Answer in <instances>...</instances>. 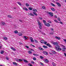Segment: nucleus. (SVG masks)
I'll return each mask as SVG.
<instances>
[{"instance_id": "obj_1", "label": "nucleus", "mask_w": 66, "mask_h": 66, "mask_svg": "<svg viewBox=\"0 0 66 66\" xmlns=\"http://www.w3.org/2000/svg\"><path fill=\"white\" fill-rule=\"evenodd\" d=\"M38 25L39 26V28L40 29H42V24L41 22L39 21V20H38Z\"/></svg>"}, {"instance_id": "obj_2", "label": "nucleus", "mask_w": 66, "mask_h": 66, "mask_svg": "<svg viewBox=\"0 0 66 66\" xmlns=\"http://www.w3.org/2000/svg\"><path fill=\"white\" fill-rule=\"evenodd\" d=\"M60 46L59 45H57L55 46V48L57 50H62V49L60 48Z\"/></svg>"}, {"instance_id": "obj_3", "label": "nucleus", "mask_w": 66, "mask_h": 66, "mask_svg": "<svg viewBox=\"0 0 66 66\" xmlns=\"http://www.w3.org/2000/svg\"><path fill=\"white\" fill-rule=\"evenodd\" d=\"M28 9L29 10H32L34 12H37V10L35 9H32V8L29 7V8Z\"/></svg>"}, {"instance_id": "obj_4", "label": "nucleus", "mask_w": 66, "mask_h": 66, "mask_svg": "<svg viewBox=\"0 0 66 66\" xmlns=\"http://www.w3.org/2000/svg\"><path fill=\"white\" fill-rule=\"evenodd\" d=\"M51 43L52 44L55 46H57V45H59V44H58L57 43L54 42H53V41H51Z\"/></svg>"}, {"instance_id": "obj_5", "label": "nucleus", "mask_w": 66, "mask_h": 66, "mask_svg": "<svg viewBox=\"0 0 66 66\" xmlns=\"http://www.w3.org/2000/svg\"><path fill=\"white\" fill-rule=\"evenodd\" d=\"M15 60L17 62H22L23 61L21 59H15Z\"/></svg>"}, {"instance_id": "obj_6", "label": "nucleus", "mask_w": 66, "mask_h": 66, "mask_svg": "<svg viewBox=\"0 0 66 66\" xmlns=\"http://www.w3.org/2000/svg\"><path fill=\"white\" fill-rule=\"evenodd\" d=\"M45 26L46 27H50V25L49 23H46L45 25Z\"/></svg>"}, {"instance_id": "obj_7", "label": "nucleus", "mask_w": 66, "mask_h": 66, "mask_svg": "<svg viewBox=\"0 0 66 66\" xmlns=\"http://www.w3.org/2000/svg\"><path fill=\"white\" fill-rule=\"evenodd\" d=\"M56 4H57V5H58V6H59V7L61 6V5L60 3L57 2L56 3Z\"/></svg>"}, {"instance_id": "obj_8", "label": "nucleus", "mask_w": 66, "mask_h": 66, "mask_svg": "<svg viewBox=\"0 0 66 66\" xmlns=\"http://www.w3.org/2000/svg\"><path fill=\"white\" fill-rule=\"evenodd\" d=\"M36 12L34 11V12H33V14H34L35 16H37V14Z\"/></svg>"}, {"instance_id": "obj_9", "label": "nucleus", "mask_w": 66, "mask_h": 66, "mask_svg": "<svg viewBox=\"0 0 66 66\" xmlns=\"http://www.w3.org/2000/svg\"><path fill=\"white\" fill-rule=\"evenodd\" d=\"M30 39L32 43H34V41L33 40V39L31 37L30 38Z\"/></svg>"}, {"instance_id": "obj_10", "label": "nucleus", "mask_w": 66, "mask_h": 66, "mask_svg": "<svg viewBox=\"0 0 66 66\" xmlns=\"http://www.w3.org/2000/svg\"><path fill=\"white\" fill-rule=\"evenodd\" d=\"M18 35H19V36H22V33L20 32H18Z\"/></svg>"}, {"instance_id": "obj_11", "label": "nucleus", "mask_w": 66, "mask_h": 66, "mask_svg": "<svg viewBox=\"0 0 66 66\" xmlns=\"http://www.w3.org/2000/svg\"><path fill=\"white\" fill-rule=\"evenodd\" d=\"M65 50H66V48L65 47H63L62 48V51L65 52Z\"/></svg>"}, {"instance_id": "obj_12", "label": "nucleus", "mask_w": 66, "mask_h": 66, "mask_svg": "<svg viewBox=\"0 0 66 66\" xmlns=\"http://www.w3.org/2000/svg\"><path fill=\"white\" fill-rule=\"evenodd\" d=\"M49 14L51 16H53V14L52 13L50 12H49Z\"/></svg>"}, {"instance_id": "obj_13", "label": "nucleus", "mask_w": 66, "mask_h": 66, "mask_svg": "<svg viewBox=\"0 0 66 66\" xmlns=\"http://www.w3.org/2000/svg\"><path fill=\"white\" fill-rule=\"evenodd\" d=\"M23 61L24 62H25V63H29V62L26 60H23Z\"/></svg>"}, {"instance_id": "obj_14", "label": "nucleus", "mask_w": 66, "mask_h": 66, "mask_svg": "<svg viewBox=\"0 0 66 66\" xmlns=\"http://www.w3.org/2000/svg\"><path fill=\"white\" fill-rule=\"evenodd\" d=\"M2 24V26H4L5 25V23L3 22H1Z\"/></svg>"}, {"instance_id": "obj_15", "label": "nucleus", "mask_w": 66, "mask_h": 66, "mask_svg": "<svg viewBox=\"0 0 66 66\" xmlns=\"http://www.w3.org/2000/svg\"><path fill=\"white\" fill-rule=\"evenodd\" d=\"M55 38H56L57 39L60 40L61 39V38L59 37H57V36L55 37Z\"/></svg>"}, {"instance_id": "obj_16", "label": "nucleus", "mask_w": 66, "mask_h": 66, "mask_svg": "<svg viewBox=\"0 0 66 66\" xmlns=\"http://www.w3.org/2000/svg\"><path fill=\"white\" fill-rule=\"evenodd\" d=\"M11 49L13 51H16V49L14 47H12L11 48Z\"/></svg>"}, {"instance_id": "obj_17", "label": "nucleus", "mask_w": 66, "mask_h": 66, "mask_svg": "<svg viewBox=\"0 0 66 66\" xmlns=\"http://www.w3.org/2000/svg\"><path fill=\"white\" fill-rule=\"evenodd\" d=\"M45 62L46 63H47L49 62V61L47 59H45Z\"/></svg>"}, {"instance_id": "obj_18", "label": "nucleus", "mask_w": 66, "mask_h": 66, "mask_svg": "<svg viewBox=\"0 0 66 66\" xmlns=\"http://www.w3.org/2000/svg\"><path fill=\"white\" fill-rule=\"evenodd\" d=\"M13 64L15 66H17V64L16 62H13Z\"/></svg>"}, {"instance_id": "obj_19", "label": "nucleus", "mask_w": 66, "mask_h": 66, "mask_svg": "<svg viewBox=\"0 0 66 66\" xmlns=\"http://www.w3.org/2000/svg\"><path fill=\"white\" fill-rule=\"evenodd\" d=\"M14 33L15 34H17V33H18V31L17 30H15L14 31Z\"/></svg>"}, {"instance_id": "obj_20", "label": "nucleus", "mask_w": 66, "mask_h": 66, "mask_svg": "<svg viewBox=\"0 0 66 66\" xmlns=\"http://www.w3.org/2000/svg\"><path fill=\"white\" fill-rule=\"evenodd\" d=\"M24 38H25L24 40H26V39H27L28 38L26 36H24Z\"/></svg>"}, {"instance_id": "obj_21", "label": "nucleus", "mask_w": 66, "mask_h": 66, "mask_svg": "<svg viewBox=\"0 0 66 66\" xmlns=\"http://www.w3.org/2000/svg\"><path fill=\"white\" fill-rule=\"evenodd\" d=\"M43 48H45V49H46V48H48V47H47V46H45V45H44L43 46Z\"/></svg>"}, {"instance_id": "obj_22", "label": "nucleus", "mask_w": 66, "mask_h": 66, "mask_svg": "<svg viewBox=\"0 0 66 66\" xmlns=\"http://www.w3.org/2000/svg\"><path fill=\"white\" fill-rule=\"evenodd\" d=\"M28 53L29 54H32V52L31 51H28Z\"/></svg>"}, {"instance_id": "obj_23", "label": "nucleus", "mask_w": 66, "mask_h": 66, "mask_svg": "<svg viewBox=\"0 0 66 66\" xmlns=\"http://www.w3.org/2000/svg\"><path fill=\"white\" fill-rule=\"evenodd\" d=\"M41 43L42 44H44V43H45V41L44 40H41Z\"/></svg>"}, {"instance_id": "obj_24", "label": "nucleus", "mask_w": 66, "mask_h": 66, "mask_svg": "<svg viewBox=\"0 0 66 66\" xmlns=\"http://www.w3.org/2000/svg\"><path fill=\"white\" fill-rule=\"evenodd\" d=\"M29 15H31V16H34V15L32 13H30L29 14Z\"/></svg>"}, {"instance_id": "obj_25", "label": "nucleus", "mask_w": 66, "mask_h": 66, "mask_svg": "<svg viewBox=\"0 0 66 66\" xmlns=\"http://www.w3.org/2000/svg\"><path fill=\"white\" fill-rule=\"evenodd\" d=\"M52 53L53 54H55L56 53L54 51H52Z\"/></svg>"}, {"instance_id": "obj_26", "label": "nucleus", "mask_w": 66, "mask_h": 66, "mask_svg": "<svg viewBox=\"0 0 66 66\" xmlns=\"http://www.w3.org/2000/svg\"><path fill=\"white\" fill-rule=\"evenodd\" d=\"M3 38L5 40H7V38L5 37H3Z\"/></svg>"}, {"instance_id": "obj_27", "label": "nucleus", "mask_w": 66, "mask_h": 66, "mask_svg": "<svg viewBox=\"0 0 66 66\" xmlns=\"http://www.w3.org/2000/svg\"><path fill=\"white\" fill-rule=\"evenodd\" d=\"M43 21L44 22V24L45 25V24L47 23H46V20H43Z\"/></svg>"}, {"instance_id": "obj_28", "label": "nucleus", "mask_w": 66, "mask_h": 66, "mask_svg": "<svg viewBox=\"0 0 66 66\" xmlns=\"http://www.w3.org/2000/svg\"><path fill=\"white\" fill-rule=\"evenodd\" d=\"M18 3L20 5V6H21L22 5V4H21V3L19 2H18Z\"/></svg>"}, {"instance_id": "obj_29", "label": "nucleus", "mask_w": 66, "mask_h": 66, "mask_svg": "<svg viewBox=\"0 0 66 66\" xmlns=\"http://www.w3.org/2000/svg\"><path fill=\"white\" fill-rule=\"evenodd\" d=\"M42 8L43 9H44V10H45L46 9V8L44 6H42Z\"/></svg>"}, {"instance_id": "obj_30", "label": "nucleus", "mask_w": 66, "mask_h": 66, "mask_svg": "<svg viewBox=\"0 0 66 66\" xmlns=\"http://www.w3.org/2000/svg\"><path fill=\"white\" fill-rule=\"evenodd\" d=\"M26 5L27 6H29V4L28 3H26Z\"/></svg>"}, {"instance_id": "obj_31", "label": "nucleus", "mask_w": 66, "mask_h": 66, "mask_svg": "<svg viewBox=\"0 0 66 66\" xmlns=\"http://www.w3.org/2000/svg\"><path fill=\"white\" fill-rule=\"evenodd\" d=\"M51 10L53 11H55V10L54 8H52L51 9Z\"/></svg>"}, {"instance_id": "obj_32", "label": "nucleus", "mask_w": 66, "mask_h": 66, "mask_svg": "<svg viewBox=\"0 0 66 66\" xmlns=\"http://www.w3.org/2000/svg\"><path fill=\"white\" fill-rule=\"evenodd\" d=\"M1 54H3V53H4V51H2L1 52Z\"/></svg>"}, {"instance_id": "obj_33", "label": "nucleus", "mask_w": 66, "mask_h": 66, "mask_svg": "<svg viewBox=\"0 0 66 66\" xmlns=\"http://www.w3.org/2000/svg\"><path fill=\"white\" fill-rule=\"evenodd\" d=\"M28 66H33L32 64H31V63H29L28 64Z\"/></svg>"}, {"instance_id": "obj_34", "label": "nucleus", "mask_w": 66, "mask_h": 66, "mask_svg": "<svg viewBox=\"0 0 66 66\" xmlns=\"http://www.w3.org/2000/svg\"><path fill=\"white\" fill-rule=\"evenodd\" d=\"M46 51H43L42 52L43 53V54H45L46 53Z\"/></svg>"}, {"instance_id": "obj_35", "label": "nucleus", "mask_w": 66, "mask_h": 66, "mask_svg": "<svg viewBox=\"0 0 66 66\" xmlns=\"http://www.w3.org/2000/svg\"><path fill=\"white\" fill-rule=\"evenodd\" d=\"M7 16L9 17V18H12V16L11 15H7Z\"/></svg>"}, {"instance_id": "obj_36", "label": "nucleus", "mask_w": 66, "mask_h": 66, "mask_svg": "<svg viewBox=\"0 0 66 66\" xmlns=\"http://www.w3.org/2000/svg\"><path fill=\"white\" fill-rule=\"evenodd\" d=\"M51 4H52V6H55L54 4L52 3Z\"/></svg>"}, {"instance_id": "obj_37", "label": "nucleus", "mask_w": 66, "mask_h": 66, "mask_svg": "<svg viewBox=\"0 0 66 66\" xmlns=\"http://www.w3.org/2000/svg\"><path fill=\"white\" fill-rule=\"evenodd\" d=\"M40 59H43V58H44V57H43V56H40Z\"/></svg>"}, {"instance_id": "obj_38", "label": "nucleus", "mask_w": 66, "mask_h": 66, "mask_svg": "<svg viewBox=\"0 0 66 66\" xmlns=\"http://www.w3.org/2000/svg\"><path fill=\"white\" fill-rule=\"evenodd\" d=\"M33 60H34V61H36V59L35 57H34L33 58Z\"/></svg>"}, {"instance_id": "obj_39", "label": "nucleus", "mask_w": 66, "mask_h": 66, "mask_svg": "<svg viewBox=\"0 0 66 66\" xmlns=\"http://www.w3.org/2000/svg\"><path fill=\"white\" fill-rule=\"evenodd\" d=\"M6 60H9V57H6Z\"/></svg>"}, {"instance_id": "obj_40", "label": "nucleus", "mask_w": 66, "mask_h": 66, "mask_svg": "<svg viewBox=\"0 0 66 66\" xmlns=\"http://www.w3.org/2000/svg\"><path fill=\"white\" fill-rule=\"evenodd\" d=\"M63 40H64V42H64V43H66V39H63Z\"/></svg>"}, {"instance_id": "obj_41", "label": "nucleus", "mask_w": 66, "mask_h": 66, "mask_svg": "<svg viewBox=\"0 0 66 66\" xmlns=\"http://www.w3.org/2000/svg\"><path fill=\"white\" fill-rule=\"evenodd\" d=\"M45 55H48V53H47V52H46L45 54Z\"/></svg>"}, {"instance_id": "obj_42", "label": "nucleus", "mask_w": 66, "mask_h": 66, "mask_svg": "<svg viewBox=\"0 0 66 66\" xmlns=\"http://www.w3.org/2000/svg\"><path fill=\"white\" fill-rule=\"evenodd\" d=\"M31 46H32L33 47H35V46L34 45H33L32 44H31Z\"/></svg>"}, {"instance_id": "obj_43", "label": "nucleus", "mask_w": 66, "mask_h": 66, "mask_svg": "<svg viewBox=\"0 0 66 66\" xmlns=\"http://www.w3.org/2000/svg\"><path fill=\"white\" fill-rule=\"evenodd\" d=\"M39 19H40V20H42V18L41 17H39Z\"/></svg>"}, {"instance_id": "obj_44", "label": "nucleus", "mask_w": 66, "mask_h": 66, "mask_svg": "<svg viewBox=\"0 0 66 66\" xmlns=\"http://www.w3.org/2000/svg\"><path fill=\"white\" fill-rule=\"evenodd\" d=\"M47 44V42H44V44L45 45H46Z\"/></svg>"}, {"instance_id": "obj_45", "label": "nucleus", "mask_w": 66, "mask_h": 66, "mask_svg": "<svg viewBox=\"0 0 66 66\" xmlns=\"http://www.w3.org/2000/svg\"><path fill=\"white\" fill-rule=\"evenodd\" d=\"M59 23L62 24H63V23L62 22H60Z\"/></svg>"}, {"instance_id": "obj_46", "label": "nucleus", "mask_w": 66, "mask_h": 66, "mask_svg": "<svg viewBox=\"0 0 66 66\" xmlns=\"http://www.w3.org/2000/svg\"><path fill=\"white\" fill-rule=\"evenodd\" d=\"M34 40L35 41V42L36 43H38V41H37V40H36L35 39Z\"/></svg>"}, {"instance_id": "obj_47", "label": "nucleus", "mask_w": 66, "mask_h": 66, "mask_svg": "<svg viewBox=\"0 0 66 66\" xmlns=\"http://www.w3.org/2000/svg\"><path fill=\"white\" fill-rule=\"evenodd\" d=\"M51 30L52 31H53V30H54V29H53L51 28Z\"/></svg>"}, {"instance_id": "obj_48", "label": "nucleus", "mask_w": 66, "mask_h": 66, "mask_svg": "<svg viewBox=\"0 0 66 66\" xmlns=\"http://www.w3.org/2000/svg\"><path fill=\"white\" fill-rule=\"evenodd\" d=\"M54 21H55V22H57V21L56 20H54Z\"/></svg>"}, {"instance_id": "obj_49", "label": "nucleus", "mask_w": 66, "mask_h": 66, "mask_svg": "<svg viewBox=\"0 0 66 66\" xmlns=\"http://www.w3.org/2000/svg\"><path fill=\"white\" fill-rule=\"evenodd\" d=\"M33 55H36V56L37 55H38L37 54H34V53L33 54Z\"/></svg>"}, {"instance_id": "obj_50", "label": "nucleus", "mask_w": 66, "mask_h": 66, "mask_svg": "<svg viewBox=\"0 0 66 66\" xmlns=\"http://www.w3.org/2000/svg\"><path fill=\"white\" fill-rule=\"evenodd\" d=\"M25 47H26L27 48H29V46H26Z\"/></svg>"}, {"instance_id": "obj_51", "label": "nucleus", "mask_w": 66, "mask_h": 66, "mask_svg": "<svg viewBox=\"0 0 66 66\" xmlns=\"http://www.w3.org/2000/svg\"><path fill=\"white\" fill-rule=\"evenodd\" d=\"M42 48L40 47H39V49L40 50H41V49Z\"/></svg>"}, {"instance_id": "obj_52", "label": "nucleus", "mask_w": 66, "mask_h": 66, "mask_svg": "<svg viewBox=\"0 0 66 66\" xmlns=\"http://www.w3.org/2000/svg\"><path fill=\"white\" fill-rule=\"evenodd\" d=\"M48 22L50 23H51V22L50 21H48Z\"/></svg>"}, {"instance_id": "obj_53", "label": "nucleus", "mask_w": 66, "mask_h": 66, "mask_svg": "<svg viewBox=\"0 0 66 66\" xmlns=\"http://www.w3.org/2000/svg\"><path fill=\"white\" fill-rule=\"evenodd\" d=\"M25 10L26 11H28V9L26 8Z\"/></svg>"}, {"instance_id": "obj_54", "label": "nucleus", "mask_w": 66, "mask_h": 66, "mask_svg": "<svg viewBox=\"0 0 66 66\" xmlns=\"http://www.w3.org/2000/svg\"><path fill=\"white\" fill-rule=\"evenodd\" d=\"M53 34V32H51L50 33V34L52 35V34Z\"/></svg>"}, {"instance_id": "obj_55", "label": "nucleus", "mask_w": 66, "mask_h": 66, "mask_svg": "<svg viewBox=\"0 0 66 66\" xmlns=\"http://www.w3.org/2000/svg\"><path fill=\"white\" fill-rule=\"evenodd\" d=\"M40 64H41V65H44V64L43 63L41 62L40 63Z\"/></svg>"}, {"instance_id": "obj_56", "label": "nucleus", "mask_w": 66, "mask_h": 66, "mask_svg": "<svg viewBox=\"0 0 66 66\" xmlns=\"http://www.w3.org/2000/svg\"><path fill=\"white\" fill-rule=\"evenodd\" d=\"M42 50V51H43L44 50V49L43 48H41V50Z\"/></svg>"}, {"instance_id": "obj_57", "label": "nucleus", "mask_w": 66, "mask_h": 66, "mask_svg": "<svg viewBox=\"0 0 66 66\" xmlns=\"http://www.w3.org/2000/svg\"><path fill=\"white\" fill-rule=\"evenodd\" d=\"M53 66H55V63H54L53 64Z\"/></svg>"}, {"instance_id": "obj_58", "label": "nucleus", "mask_w": 66, "mask_h": 66, "mask_svg": "<svg viewBox=\"0 0 66 66\" xmlns=\"http://www.w3.org/2000/svg\"><path fill=\"white\" fill-rule=\"evenodd\" d=\"M50 44L49 43H47V46H48Z\"/></svg>"}, {"instance_id": "obj_59", "label": "nucleus", "mask_w": 66, "mask_h": 66, "mask_svg": "<svg viewBox=\"0 0 66 66\" xmlns=\"http://www.w3.org/2000/svg\"><path fill=\"white\" fill-rule=\"evenodd\" d=\"M26 7L23 8V10H26Z\"/></svg>"}, {"instance_id": "obj_60", "label": "nucleus", "mask_w": 66, "mask_h": 66, "mask_svg": "<svg viewBox=\"0 0 66 66\" xmlns=\"http://www.w3.org/2000/svg\"><path fill=\"white\" fill-rule=\"evenodd\" d=\"M49 47H51V45L50 44H49V45H48Z\"/></svg>"}, {"instance_id": "obj_61", "label": "nucleus", "mask_w": 66, "mask_h": 66, "mask_svg": "<svg viewBox=\"0 0 66 66\" xmlns=\"http://www.w3.org/2000/svg\"><path fill=\"white\" fill-rule=\"evenodd\" d=\"M64 54L65 55L66 57V54L65 53H64Z\"/></svg>"}, {"instance_id": "obj_62", "label": "nucleus", "mask_w": 66, "mask_h": 66, "mask_svg": "<svg viewBox=\"0 0 66 66\" xmlns=\"http://www.w3.org/2000/svg\"><path fill=\"white\" fill-rule=\"evenodd\" d=\"M31 63H32V64H34V63H35L34 62H31Z\"/></svg>"}, {"instance_id": "obj_63", "label": "nucleus", "mask_w": 66, "mask_h": 66, "mask_svg": "<svg viewBox=\"0 0 66 66\" xmlns=\"http://www.w3.org/2000/svg\"><path fill=\"white\" fill-rule=\"evenodd\" d=\"M58 19L59 20V21H60L61 20H60V19L58 18Z\"/></svg>"}, {"instance_id": "obj_64", "label": "nucleus", "mask_w": 66, "mask_h": 66, "mask_svg": "<svg viewBox=\"0 0 66 66\" xmlns=\"http://www.w3.org/2000/svg\"><path fill=\"white\" fill-rule=\"evenodd\" d=\"M32 48H29V50H31V51L32 50Z\"/></svg>"}]
</instances>
